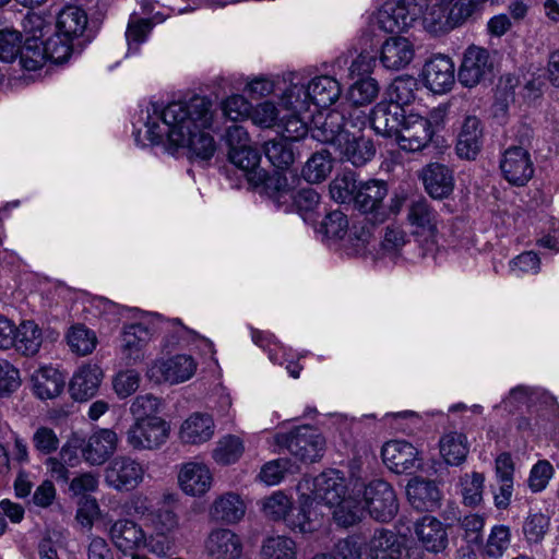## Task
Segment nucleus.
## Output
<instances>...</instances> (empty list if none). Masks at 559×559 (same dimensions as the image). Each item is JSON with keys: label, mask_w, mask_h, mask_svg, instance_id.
<instances>
[{"label": "nucleus", "mask_w": 559, "mask_h": 559, "mask_svg": "<svg viewBox=\"0 0 559 559\" xmlns=\"http://www.w3.org/2000/svg\"><path fill=\"white\" fill-rule=\"evenodd\" d=\"M211 107L212 102L199 95L166 107L152 103L146 122L147 139L152 144H160L166 135L175 150L186 147L192 157L209 160L216 150L213 136L206 132L213 121Z\"/></svg>", "instance_id": "obj_1"}, {"label": "nucleus", "mask_w": 559, "mask_h": 559, "mask_svg": "<svg viewBox=\"0 0 559 559\" xmlns=\"http://www.w3.org/2000/svg\"><path fill=\"white\" fill-rule=\"evenodd\" d=\"M265 194L285 212L296 210L300 215L312 213L319 205L320 195L312 188L294 191L283 174L275 173L265 183Z\"/></svg>", "instance_id": "obj_2"}, {"label": "nucleus", "mask_w": 559, "mask_h": 559, "mask_svg": "<svg viewBox=\"0 0 559 559\" xmlns=\"http://www.w3.org/2000/svg\"><path fill=\"white\" fill-rule=\"evenodd\" d=\"M420 15L424 28L437 35L461 25L473 12L464 0H429Z\"/></svg>", "instance_id": "obj_3"}, {"label": "nucleus", "mask_w": 559, "mask_h": 559, "mask_svg": "<svg viewBox=\"0 0 559 559\" xmlns=\"http://www.w3.org/2000/svg\"><path fill=\"white\" fill-rule=\"evenodd\" d=\"M274 441L280 451L287 450L302 462H314L320 459L325 445L322 435L310 426H301L289 432L276 433Z\"/></svg>", "instance_id": "obj_4"}, {"label": "nucleus", "mask_w": 559, "mask_h": 559, "mask_svg": "<svg viewBox=\"0 0 559 559\" xmlns=\"http://www.w3.org/2000/svg\"><path fill=\"white\" fill-rule=\"evenodd\" d=\"M145 472L144 465L138 460L128 455H118L106 466L104 480L116 491H132L142 484Z\"/></svg>", "instance_id": "obj_5"}, {"label": "nucleus", "mask_w": 559, "mask_h": 559, "mask_svg": "<svg viewBox=\"0 0 559 559\" xmlns=\"http://www.w3.org/2000/svg\"><path fill=\"white\" fill-rule=\"evenodd\" d=\"M364 501L370 516L378 522H390L399 512L395 490L383 479H373L366 485Z\"/></svg>", "instance_id": "obj_6"}, {"label": "nucleus", "mask_w": 559, "mask_h": 559, "mask_svg": "<svg viewBox=\"0 0 559 559\" xmlns=\"http://www.w3.org/2000/svg\"><path fill=\"white\" fill-rule=\"evenodd\" d=\"M420 13L421 5L412 1L386 2L378 12L377 24L385 33H402L418 21Z\"/></svg>", "instance_id": "obj_7"}, {"label": "nucleus", "mask_w": 559, "mask_h": 559, "mask_svg": "<svg viewBox=\"0 0 559 559\" xmlns=\"http://www.w3.org/2000/svg\"><path fill=\"white\" fill-rule=\"evenodd\" d=\"M169 427L163 418H142L128 429L127 441L134 450H153L166 442Z\"/></svg>", "instance_id": "obj_8"}, {"label": "nucleus", "mask_w": 559, "mask_h": 559, "mask_svg": "<svg viewBox=\"0 0 559 559\" xmlns=\"http://www.w3.org/2000/svg\"><path fill=\"white\" fill-rule=\"evenodd\" d=\"M493 61L487 49L469 46L463 56L457 78L459 82L468 88L475 87L490 78Z\"/></svg>", "instance_id": "obj_9"}, {"label": "nucleus", "mask_w": 559, "mask_h": 559, "mask_svg": "<svg viewBox=\"0 0 559 559\" xmlns=\"http://www.w3.org/2000/svg\"><path fill=\"white\" fill-rule=\"evenodd\" d=\"M388 195V185L383 180H368L359 182L354 204L357 210L366 214L376 223H383L388 218L383 200Z\"/></svg>", "instance_id": "obj_10"}, {"label": "nucleus", "mask_w": 559, "mask_h": 559, "mask_svg": "<svg viewBox=\"0 0 559 559\" xmlns=\"http://www.w3.org/2000/svg\"><path fill=\"white\" fill-rule=\"evenodd\" d=\"M499 167L502 177L512 186L523 187L534 176L530 151L523 146H509L501 155Z\"/></svg>", "instance_id": "obj_11"}, {"label": "nucleus", "mask_w": 559, "mask_h": 559, "mask_svg": "<svg viewBox=\"0 0 559 559\" xmlns=\"http://www.w3.org/2000/svg\"><path fill=\"white\" fill-rule=\"evenodd\" d=\"M433 127L429 119L409 112L396 138L400 147L407 152H419L430 147L433 140Z\"/></svg>", "instance_id": "obj_12"}, {"label": "nucleus", "mask_w": 559, "mask_h": 559, "mask_svg": "<svg viewBox=\"0 0 559 559\" xmlns=\"http://www.w3.org/2000/svg\"><path fill=\"white\" fill-rule=\"evenodd\" d=\"M197 362L189 355H176L168 359L155 361L147 371L150 379L155 382L171 384L189 380L195 372Z\"/></svg>", "instance_id": "obj_13"}, {"label": "nucleus", "mask_w": 559, "mask_h": 559, "mask_svg": "<svg viewBox=\"0 0 559 559\" xmlns=\"http://www.w3.org/2000/svg\"><path fill=\"white\" fill-rule=\"evenodd\" d=\"M150 329L142 323L124 325L120 337V354L126 366L140 364L145 357V348L151 341Z\"/></svg>", "instance_id": "obj_14"}, {"label": "nucleus", "mask_w": 559, "mask_h": 559, "mask_svg": "<svg viewBox=\"0 0 559 559\" xmlns=\"http://www.w3.org/2000/svg\"><path fill=\"white\" fill-rule=\"evenodd\" d=\"M406 109L391 102H380L371 110V127L377 134L397 138L406 118Z\"/></svg>", "instance_id": "obj_15"}, {"label": "nucleus", "mask_w": 559, "mask_h": 559, "mask_svg": "<svg viewBox=\"0 0 559 559\" xmlns=\"http://www.w3.org/2000/svg\"><path fill=\"white\" fill-rule=\"evenodd\" d=\"M346 493V483L343 474L336 469L322 472L313 479L311 499L317 504L324 503L332 508L342 501Z\"/></svg>", "instance_id": "obj_16"}, {"label": "nucleus", "mask_w": 559, "mask_h": 559, "mask_svg": "<svg viewBox=\"0 0 559 559\" xmlns=\"http://www.w3.org/2000/svg\"><path fill=\"white\" fill-rule=\"evenodd\" d=\"M311 138L321 143L332 144L335 147L350 132L344 123V116L340 109H333L325 115L319 114L313 118V126L310 128Z\"/></svg>", "instance_id": "obj_17"}, {"label": "nucleus", "mask_w": 559, "mask_h": 559, "mask_svg": "<svg viewBox=\"0 0 559 559\" xmlns=\"http://www.w3.org/2000/svg\"><path fill=\"white\" fill-rule=\"evenodd\" d=\"M384 464L396 474H409L417 467L418 451L409 442L392 440L382 448Z\"/></svg>", "instance_id": "obj_18"}, {"label": "nucleus", "mask_w": 559, "mask_h": 559, "mask_svg": "<svg viewBox=\"0 0 559 559\" xmlns=\"http://www.w3.org/2000/svg\"><path fill=\"white\" fill-rule=\"evenodd\" d=\"M423 75L427 87L435 94L447 93L455 82L454 64L447 56H435L425 63Z\"/></svg>", "instance_id": "obj_19"}, {"label": "nucleus", "mask_w": 559, "mask_h": 559, "mask_svg": "<svg viewBox=\"0 0 559 559\" xmlns=\"http://www.w3.org/2000/svg\"><path fill=\"white\" fill-rule=\"evenodd\" d=\"M118 437L110 429H99L83 439L82 457L90 465L104 464L117 450Z\"/></svg>", "instance_id": "obj_20"}, {"label": "nucleus", "mask_w": 559, "mask_h": 559, "mask_svg": "<svg viewBox=\"0 0 559 559\" xmlns=\"http://www.w3.org/2000/svg\"><path fill=\"white\" fill-rule=\"evenodd\" d=\"M228 158L231 164L245 171L250 183L254 187L262 186L265 191L266 180L272 176H269L265 170L259 167L261 153L257 147L248 145L229 150Z\"/></svg>", "instance_id": "obj_21"}, {"label": "nucleus", "mask_w": 559, "mask_h": 559, "mask_svg": "<svg viewBox=\"0 0 559 559\" xmlns=\"http://www.w3.org/2000/svg\"><path fill=\"white\" fill-rule=\"evenodd\" d=\"M212 473L201 462H188L180 468L178 483L182 491L193 497L206 493L212 486Z\"/></svg>", "instance_id": "obj_22"}, {"label": "nucleus", "mask_w": 559, "mask_h": 559, "mask_svg": "<svg viewBox=\"0 0 559 559\" xmlns=\"http://www.w3.org/2000/svg\"><path fill=\"white\" fill-rule=\"evenodd\" d=\"M205 551L211 559H239L242 544L239 536L230 530L218 528L207 536Z\"/></svg>", "instance_id": "obj_23"}, {"label": "nucleus", "mask_w": 559, "mask_h": 559, "mask_svg": "<svg viewBox=\"0 0 559 559\" xmlns=\"http://www.w3.org/2000/svg\"><path fill=\"white\" fill-rule=\"evenodd\" d=\"M425 190L433 198L442 200L448 198L454 188L452 170L440 163H430L425 166L420 175Z\"/></svg>", "instance_id": "obj_24"}, {"label": "nucleus", "mask_w": 559, "mask_h": 559, "mask_svg": "<svg viewBox=\"0 0 559 559\" xmlns=\"http://www.w3.org/2000/svg\"><path fill=\"white\" fill-rule=\"evenodd\" d=\"M336 148L342 159L350 163L355 167L366 165L376 155L373 141L370 138L355 132H349Z\"/></svg>", "instance_id": "obj_25"}, {"label": "nucleus", "mask_w": 559, "mask_h": 559, "mask_svg": "<svg viewBox=\"0 0 559 559\" xmlns=\"http://www.w3.org/2000/svg\"><path fill=\"white\" fill-rule=\"evenodd\" d=\"M112 544L123 554L132 552L145 543L143 528L132 520L119 519L109 528Z\"/></svg>", "instance_id": "obj_26"}, {"label": "nucleus", "mask_w": 559, "mask_h": 559, "mask_svg": "<svg viewBox=\"0 0 559 559\" xmlns=\"http://www.w3.org/2000/svg\"><path fill=\"white\" fill-rule=\"evenodd\" d=\"M483 124L476 116H467L464 119L461 132L455 145L459 157L474 160L483 147Z\"/></svg>", "instance_id": "obj_27"}, {"label": "nucleus", "mask_w": 559, "mask_h": 559, "mask_svg": "<svg viewBox=\"0 0 559 559\" xmlns=\"http://www.w3.org/2000/svg\"><path fill=\"white\" fill-rule=\"evenodd\" d=\"M415 534L423 547L433 554L442 552L449 543L443 523L430 515H425L416 522Z\"/></svg>", "instance_id": "obj_28"}, {"label": "nucleus", "mask_w": 559, "mask_h": 559, "mask_svg": "<svg viewBox=\"0 0 559 559\" xmlns=\"http://www.w3.org/2000/svg\"><path fill=\"white\" fill-rule=\"evenodd\" d=\"M438 213L427 199L412 201L407 209V222L417 235L433 237L438 231Z\"/></svg>", "instance_id": "obj_29"}, {"label": "nucleus", "mask_w": 559, "mask_h": 559, "mask_svg": "<svg viewBox=\"0 0 559 559\" xmlns=\"http://www.w3.org/2000/svg\"><path fill=\"white\" fill-rule=\"evenodd\" d=\"M406 495L412 507L418 511H433L440 506L441 492L436 481L424 478L409 480Z\"/></svg>", "instance_id": "obj_30"}, {"label": "nucleus", "mask_w": 559, "mask_h": 559, "mask_svg": "<svg viewBox=\"0 0 559 559\" xmlns=\"http://www.w3.org/2000/svg\"><path fill=\"white\" fill-rule=\"evenodd\" d=\"M414 55V45L407 38L390 37L382 45L380 61L384 68L399 71L411 63Z\"/></svg>", "instance_id": "obj_31"}, {"label": "nucleus", "mask_w": 559, "mask_h": 559, "mask_svg": "<svg viewBox=\"0 0 559 559\" xmlns=\"http://www.w3.org/2000/svg\"><path fill=\"white\" fill-rule=\"evenodd\" d=\"M103 371L97 365L81 367L72 377L69 391L75 401H87L98 391Z\"/></svg>", "instance_id": "obj_32"}, {"label": "nucleus", "mask_w": 559, "mask_h": 559, "mask_svg": "<svg viewBox=\"0 0 559 559\" xmlns=\"http://www.w3.org/2000/svg\"><path fill=\"white\" fill-rule=\"evenodd\" d=\"M214 420L205 413H193L182 424L179 438L186 444H201L214 436Z\"/></svg>", "instance_id": "obj_33"}, {"label": "nucleus", "mask_w": 559, "mask_h": 559, "mask_svg": "<svg viewBox=\"0 0 559 559\" xmlns=\"http://www.w3.org/2000/svg\"><path fill=\"white\" fill-rule=\"evenodd\" d=\"M405 550L397 535L385 528L376 530L368 544L370 559H403Z\"/></svg>", "instance_id": "obj_34"}, {"label": "nucleus", "mask_w": 559, "mask_h": 559, "mask_svg": "<svg viewBox=\"0 0 559 559\" xmlns=\"http://www.w3.org/2000/svg\"><path fill=\"white\" fill-rule=\"evenodd\" d=\"M34 394L40 400H51L60 395L66 377L56 368L45 366L36 370L31 378Z\"/></svg>", "instance_id": "obj_35"}, {"label": "nucleus", "mask_w": 559, "mask_h": 559, "mask_svg": "<svg viewBox=\"0 0 559 559\" xmlns=\"http://www.w3.org/2000/svg\"><path fill=\"white\" fill-rule=\"evenodd\" d=\"M285 524L292 530L306 534L314 532L321 525V514L314 502L307 498L298 507H290Z\"/></svg>", "instance_id": "obj_36"}, {"label": "nucleus", "mask_w": 559, "mask_h": 559, "mask_svg": "<svg viewBox=\"0 0 559 559\" xmlns=\"http://www.w3.org/2000/svg\"><path fill=\"white\" fill-rule=\"evenodd\" d=\"M86 25L87 15L79 7L67 5L57 15V35L62 36L64 40L81 36Z\"/></svg>", "instance_id": "obj_37"}, {"label": "nucleus", "mask_w": 559, "mask_h": 559, "mask_svg": "<svg viewBox=\"0 0 559 559\" xmlns=\"http://www.w3.org/2000/svg\"><path fill=\"white\" fill-rule=\"evenodd\" d=\"M246 512V506L241 498L236 493H225L217 498L211 510V518L217 522L227 524L237 523Z\"/></svg>", "instance_id": "obj_38"}, {"label": "nucleus", "mask_w": 559, "mask_h": 559, "mask_svg": "<svg viewBox=\"0 0 559 559\" xmlns=\"http://www.w3.org/2000/svg\"><path fill=\"white\" fill-rule=\"evenodd\" d=\"M308 85L311 102L316 107H329L333 105L342 94V88L337 80L329 75L316 76Z\"/></svg>", "instance_id": "obj_39"}, {"label": "nucleus", "mask_w": 559, "mask_h": 559, "mask_svg": "<svg viewBox=\"0 0 559 559\" xmlns=\"http://www.w3.org/2000/svg\"><path fill=\"white\" fill-rule=\"evenodd\" d=\"M14 338L12 347L27 357L36 355L43 343L41 330L34 321H23L16 326Z\"/></svg>", "instance_id": "obj_40"}, {"label": "nucleus", "mask_w": 559, "mask_h": 559, "mask_svg": "<svg viewBox=\"0 0 559 559\" xmlns=\"http://www.w3.org/2000/svg\"><path fill=\"white\" fill-rule=\"evenodd\" d=\"M264 154L270 163L277 169H288L296 159L294 142L280 136L264 144Z\"/></svg>", "instance_id": "obj_41"}, {"label": "nucleus", "mask_w": 559, "mask_h": 559, "mask_svg": "<svg viewBox=\"0 0 559 559\" xmlns=\"http://www.w3.org/2000/svg\"><path fill=\"white\" fill-rule=\"evenodd\" d=\"M439 445L442 457L450 465L463 463L469 451L466 436L457 431L445 433Z\"/></svg>", "instance_id": "obj_42"}, {"label": "nucleus", "mask_w": 559, "mask_h": 559, "mask_svg": "<svg viewBox=\"0 0 559 559\" xmlns=\"http://www.w3.org/2000/svg\"><path fill=\"white\" fill-rule=\"evenodd\" d=\"M332 169L333 158L331 153L322 150L310 156L302 167L301 176L309 183H320L329 177Z\"/></svg>", "instance_id": "obj_43"}, {"label": "nucleus", "mask_w": 559, "mask_h": 559, "mask_svg": "<svg viewBox=\"0 0 559 559\" xmlns=\"http://www.w3.org/2000/svg\"><path fill=\"white\" fill-rule=\"evenodd\" d=\"M46 40L39 37H26L20 52V64L27 71L40 69L47 61Z\"/></svg>", "instance_id": "obj_44"}, {"label": "nucleus", "mask_w": 559, "mask_h": 559, "mask_svg": "<svg viewBox=\"0 0 559 559\" xmlns=\"http://www.w3.org/2000/svg\"><path fill=\"white\" fill-rule=\"evenodd\" d=\"M377 223L365 216L362 219L355 223L349 229L346 250L348 254H364L368 243L373 237V229Z\"/></svg>", "instance_id": "obj_45"}, {"label": "nucleus", "mask_w": 559, "mask_h": 559, "mask_svg": "<svg viewBox=\"0 0 559 559\" xmlns=\"http://www.w3.org/2000/svg\"><path fill=\"white\" fill-rule=\"evenodd\" d=\"M418 88L419 84L416 79L412 76L396 78L389 90V102L405 108L414 103Z\"/></svg>", "instance_id": "obj_46"}, {"label": "nucleus", "mask_w": 559, "mask_h": 559, "mask_svg": "<svg viewBox=\"0 0 559 559\" xmlns=\"http://www.w3.org/2000/svg\"><path fill=\"white\" fill-rule=\"evenodd\" d=\"M243 441L234 435H227L219 439L213 450V459L221 465H229L237 462L243 454Z\"/></svg>", "instance_id": "obj_47"}, {"label": "nucleus", "mask_w": 559, "mask_h": 559, "mask_svg": "<svg viewBox=\"0 0 559 559\" xmlns=\"http://www.w3.org/2000/svg\"><path fill=\"white\" fill-rule=\"evenodd\" d=\"M296 543L286 536H273L263 542L262 559H296Z\"/></svg>", "instance_id": "obj_48"}, {"label": "nucleus", "mask_w": 559, "mask_h": 559, "mask_svg": "<svg viewBox=\"0 0 559 559\" xmlns=\"http://www.w3.org/2000/svg\"><path fill=\"white\" fill-rule=\"evenodd\" d=\"M379 90L374 79L370 76L359 79L349 87L347 102L366 107L377 98Z\"/></svg>", "instance_id": "obj_49"}, {"label": "nucleus", "mask_w": 559, "mask_h": 559, "mask_svg": "<svg viewBox=\"0 0 559 559\" xmlns=\"http://www.w3.org/2000/svg\"><path fill=\"white\" fill-rule=\"evenodd\" d=\"M358 186L355 173L345 171L330 183V194L336 202L349 203L355 200Z\"/></svg>", "instance_id": "obj_50"}, {"label": "nucleus", "mask_w": 559, "mask_h": 559, "mask_svg": "<svg viewBox=\"0 0 559 559\" xmlns=\"http://www.w3.org/2000/svg\"><path fill=\"white\" fill-rule=\"evenodd\" d=\"M511 544V530L508 525L498 524L491 527L484 551L489 558L498 559L503 556Z\"/></svg>", "instance_id": "obj_51"}, {"label": "nucleus", "mask_w": 559, "mask_h": 559, "mask_svg": "<svg viewBox=\"0 0 559 559\" xmlns=\"http://www.w3.org/2000/svg\"><path fill=\"white\" fill-rule=\"evenodd\" d=\"M485 476L481 473L473 472L461 478V493L463 503L467 507H477L483 501Z\"/></svg>", "instance_id": "obj_52"}, {"label": "nucleus", "mask_w": 559, "mask_h": 559, "mask_svg": "<svg viewBox=\"0 0 559 559\" xmlns=\"http://www.w3.org/2000/svg\"><path fill=\"white\" fill-rule=\"evenodd\" d=\"M281 104L290 111L304 112L308 111L312 104L309 93V85L292 84L284 91L281 97Z\"/></svg>", "instance_id": "obj_53"}, {"label": "nucleus", "mask_w": 559, "mask_h": 559, "mask_svg": "<svg viewBox=\"0 0 559 559\" xmlns=\"http://www.w3.org/2000/svg\"><path fill=\"white\" fill-rule=\"evenodd\" d=\"M550 519L542 512L530 513L523 521L522 532L528 544L540 543L547 534Z\"/></svg>", "instance_id": "obj_54"}, {"label": "nucleus", "mask_w": 559, "mask_h": 559, "mask_svg": "<svg viewBox=\"0 0 559 559\" xmlns=\"http://www.w3.org/2000/svg\"><path fill=\"white\" fill-rule=\"evenodd\" d=\"M334 507L333 519L340 526L349 527L361 520L364 510L355 500L343 498Z\"/></svg>", "instance_id": "obj_55"}, {"label": "nucleus", "mask_w": 559, "mask_h": 559, "mask_svg": "<svg viewBox=\"0 0 559 559\" xmlns=\"http://www.w3.org/2000/svg\"><path fill=\"white\" fill-rule=\"evenodd\" d=\"M68 344L70 348L79 355H87L96 346V336L83 325L73 326L68 333Z\"/></svg>", "instance_id": "obj_56"}, {"label": "nucleus", "mask_w": 559, "mask_h": 559, "mask_svg": "<svg viewBox=\"0 0 559 559\" xmlns=\"http://www.w3.org/2000/svg\"><path fill=\"white\" fill-rule=\"evenodd\" d=\"M302 112L290 111L281 118L282 135L292 142H296L307 135L310 131Z\"/></svg>", "instance_id": "obj_57"}, {"label": "nucleus", "mask_w": 559, "mask_h": 559, "mask_svg": "<svg viewBox=\"0 0 559 559\" xmlns=\"http://www.w3.org/2000/svg\"><path fill=\"white\" fill-rule=\"evenodd\" d=\"M23 36L15 29L0 31V60L3 62H13L21 52Z\"/></svg>", "instance_id": "obj_58"}, {"label": "nucleus", "mask_w": 559, "mask_h": 559, "mask_svg": "<svg viewBox=\"0 0 559 559\" xmlns=\"http://www.w3.org/2000/svg\"><path fill=\"white\" fill-rule=\"evenodd\" d=\"M152 28L153 23L150 19H131L126 32L129 50L136 51L146 40Z\"/></svg>", "instance_id": "obj_59"}, {"label": "nucleus", "mask_w": 559, "mask_h": 559, "mask_svg": "<svg viewBox=\"0 0 559 559\" xmlns=\"http://www.w3.org/2000/svg\"><path fill=\"white\" fill-rule=\"evenodd\" d=\"M32 443L39 454L49 455L58 450L60 441L53 429L41 426L35 430Z\"/></svg>", "instance_id": "obj_60"}, {"label": "nucleus", "mask_w": 559, "mask_h": 559, "mask_svg": "<svg viewBox=\"0 0 559 559\" xmlns=\"http://www.w3.org/2000/svg\"><path fill=\"white\" fill-rule=\"evenodd\" d=\"M140 381V373L133 369H128L119 371L115 376L112 386L120 399H126L136 392Z\"/></svg>", "instance_id": "obj_61"}, {"label": "nucleus", "mask_w": 559, "mask_h": 559, "mask_svg": "<svg viewBox=\"0 0 559 559\" xmlns=\"http://www.w3.org/2000/svg\"><path fill=\"white\" fill-rule=\"evenodd\" d=\"M160 400L152 393H145L138 395L131 406L130 412L140 420L142 418L157 417L156 414L159 411Z\"/></svg>", "instance_id": "obj_62"}, {"label": "nucleus", "mask_w": 559, "mask_h": 559, "mask_svg": "<svg viewBox=\"0 0 559 559\" xmlns=\"http://www.w3.org/2000/svg\"><path fill=\"white\" fill-rule=\"evenodd\" d=\"M150 530L176 535L178 528V516L177 514L167 508L157 509L154 513H151Z\"/></svg>", "instance_id": "obj_63"}, {"label": "nucleus", "mask_w": 559, "mask_h": 559, "mask_svg": "<svg viewBox=\"0 0 559 559\" xmlns=\"http://www.w3.org/2000/svg\"><path fill=\"white\" fill-rule=\"evenodd\" d=\"M348 229L347 216L338 211L328 213L321 223L320 230L329 238H343Z\"/></svg>", "instance_id": "obj_64"}]
</instances>
